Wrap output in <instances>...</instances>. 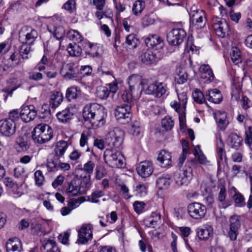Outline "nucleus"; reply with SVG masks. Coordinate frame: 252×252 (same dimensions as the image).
Instances as JSON below:
<instances>
[{
  "instance_id": "1",
  "label": "nucleus",
  "mask_w": 252,
  "mask_h": 252,
  "mask_svg": "<svg viewBox=\"0 0 252 252\" xmlns=\"http://www.w3.org/2000/svg\"><path fill=\"white\" fill-rule=\"evenodd\" d=\"M98 105L94 103L87 104L84 108L83 117L88 128H95L99 124H104L106 114L104 110L98 108Z\"/></svg>"
},
{
  "instance_id": "2",
  "label": "nucleus",
  "mask_w": 252,
  "mask_h": 252,
  "mask_svg": "<svg viewBox=\"0 0 252 252\" xmlns=\"http://www.w3.org/2000/svg\"><path fill=\"white\" fill-rule=\"evenodd\" d=\"M53 133V130L49 125L39 124L34 128L32 132V138L36 143H45L52 139Z\"/></svg>"
},
{
  "instance_id": "3",
  "label": "nucleus",
  "mask_w": 252,
  "mask_h": 252,
  "mask_svg": "<svg viewBox=\"0 0 252 252\" xmlns=\"http://www.w3.org/2000/svg\"><path fill=\"white\" fill-rule=\"evenodd\" d=\"M105 162L113 168H122L125 166V159L120 152L111 149L105 150L103 154Z\"/></svg>"
},
{
  "instance_id": "4",
  "label": "nucleus",
  "mask_w": 252,
  "mask_h": 252,
  "mask_svg": "<svg viewBox=\"0 0 252 252\" xmlns=\"http://www.w3.org/2000/svg\"><path fill=\"white\" fill-rule=\"evenodd\" d=\"M196 163L195 159L188 161L185 167L174 174V180L176 183L180 186L187 185L191 179L192 175V169L191 166Z\"/></svg>"
},
{
  "instance_id": "5",
  "label": "nucleus",
  "mask_w": 252,
  "mask_h": 252,
  "mask_svg": "<svg viewBox=\"0 0 252 252\" xmlns=\"http://www.w3.org/2000/svg\"><path fill=\"white\" fill-rule=\"evenodd\" d=\"M125 136L124 131L119 128H114L106 135L105 142L110 148H119L122 144Z\"/></svg>"
},
{
  "instance_id": "6",
  "label": "nucleus",
  "mask_w": 252,
  "mask_h": 252,
  "mask_svg": "<svg viewBox=\"0 0 252 252\" xmlns=\"http://www.w3.org/2000/svg\"><path fill=\"white\" fill-rule=\"evenodd\" d=\"M167 85L162 82L155 81L148 83L144 86V93L148 94H153L157 97H161L167 91Z\"/></svg>"
},
{
  "instance_id": "7",
  "label": "nucleus",
  "mask_w": 252,
  "mask_h": 252,
  "mask_svg": "<svg viewBox=\"0 0 252 252\" xmlns=\"http://www.w3.org/2000/svg\"><path fill=\"white\" fill-rule=\"evenodd\" d=\"M188 212L191 218L199 220L205 217L207 208L205 205L200 203L193 202L188 205Z\"/></svg>"
},
{
  "instance_id": "8",
  "label": "nucleus",
  "mask_w": 252,
  "mask_h": 252,
  "mask_svg": "<svg viewBox=\"0 0 252 252\" xmlns=\"http://www.w3.org/2000/svg\"><path fill=\"white\" fill-rule=\"evenodd\" d=\"M131 108L130 105L123 104L118 106L115 110V116L118 121L125 124L129 122L132 117Z\"/></svg>"
},
{
  "instance_id": "9",
  "label": "nucleus",
  "mask_w": 252,
  "mask_h": 252,
  "mask_svg": "<svg viewBox=\"0 0 252 252\" xmlns=\"http://www.w3.org/2000/svg\"><path fill=\"white\" fill-rule=\"evenodd\" d=\"M66 192L70 196L81 195L85 192L83 185H81V180L78 176L76 175L72 180L68 183Z\"/></svg>"
},
{
  "instance_id": "10",
  "label": "nucleus",
  "mask_w": 252,
  "mask_h": 252,
  "mask_svg": "<svg viewBox=\"0 0 252 252\" xmlns=\"http://www.w3.org/2000/svg\"><path fill=\"white\" fill-rule=\"evenodd\" d=\"M37 35L36 31L28 26L22 27L19 32L20 41L31 45L34 42Z\"/></svg>"
},
{
  "instance_id": "11",
  "label": "nucleus",
  "mask_w": 252,
  "mask_h": 252,
  "mask_svg": "<svg viewBox=\"0 0 252 252\" xmlns=\"http://www.w3.org/2000/svg\"><path fill=\"white\" fill-rule=\"evenodd\" d=\"M61 74L65 79H77L79 77V66L73 63H67L63 66Z\"/></svg>"
},
{
  "instance_id": "12",
  "label": "nucleus",
  "mask_w": 252,
  "mask_h": 252,
  "mask_svg": "<svg viewBox=\"0 0 252 252\" xmlns=\"http://www.w3.org/2000/svg\"><path fill=\"white\" fill-rule=\"evenodd\" d=\"M186 36V32L182 29H173L167 34V40L171 45L177 46L182 43Z\"/></svg>"
},
{
  "instance_id": "13",
  "label": "nucleus",
  "mask_w": 252,
  "mask_h": 252,
  "mask_svg": "<svg viewBox=\"0 0 252 252\" xmlns=\"http://www.w3.org/2000/svg\"><path fill=\"white\" fill-rule=\"evenodd\" d=\"M213 20L214 22L213 27L216 35L220 38L225 37L228 34L229 30L226 20L220 17H216Z\"/></svg>"
},
{
  "instance_id": "14",
  "label": "nucleus",
  "mask_w": 252,
  "mask_h": 252,
  "mask_svg": "<svg viewBox=\"0 0 252 252\" xmlns=\"http://www.w3.org/2000/svg\"><path fill=\"white\" fill-rule=\"evenodd\" d=\"M16 124L11 119H2L0 121V132L5 136L10 137L16 132Z\"/></svg>"
},
{
  "instance_id": "15",
  "label": "nucleus",
  "mask_w": 252,
  "mask_h": 252,
  "mask_svg": "<svg viewBox=\"0 0 252 252\" xmlns=\"http://www.w3.org/2000/svg\"><path fill=\"white\" fill-rule=\"evenodd\" d=\"M240 217L238 215H233L229 219V230L228 236L232 241L237 239L238 234V230L241 227Z\"/></svg>"
},
{
  "instance_id": "16",
  "label": "nucleus",
  "mask_w": 252,
  "mask_h": 252,
  "mask_svg": "<svg viewBox=\"0 0 252 252\" xmlns=\"http://www.w3.org/2000/svg\"><path fill=\"white\" fill-rule=\"evenodd\" d=\"M128 83L131 92L140 90V86H142V91L144 92V86L147 85V80H143L138 75L133 74L128 77Z\"/></svg>"
},
{
  "instance_id": "17",
  "label": "nucleus",
  "mask_w": 252,
  "mask_h": 252,
  "mask_svg": "<svg viewBox=\"0 0 252 252\" xmlns=\"http://www.w3.org/2000/svg\"><path fill=\"white\" fill-rule=\"evenodd\" d=\"M37 115L33 105L23 106L20 112L21 119L26 123L33 120Z\"/></svg>"
},
{
  "instance_id": "18",
  "label": "nucleus",
  "mask_w": 252,
  "mask_h": 252,
  "mask_svg": "<svg viewBox=\"0 0 252 252\" xmlns=\"http://www.w3.org/2000/svg\"><path fill=\"white\" fill-rule=\"evenodd\" d=\"M93 234L91 226L83 224L78 230V241L81 244H86L92 239Z\"/></svg>"
},
{
  "instance_id": "19",
  "label": "nucleus",
  "mask_w": 252,
  "mask_h": 252,
  "mask_svg": "<svg viewBox=\"0 0 252 252\" xmlns=\"http://www.w3.org/2000/svg\"><path fill=\"white\" fill-rule=\"evenodd\" d=\"M200 78L206 83L212 82L215 78L213 71L209 64H202L199 69Z\"/></svg>"
},
{
  "instance_id": "20",
  "label": "nucleus",
  "mask_w": 252,
  "mask_h": 252,
  "mask_svg": "<svg viewBox=\"0 0 252 252\" xmlns=\"http://www.w3.org/2000/svg\"><path fill=\"white\" fill-rule=\"evenodd\" d=\"M153 164L149 161H144L137 167V173L142 178L149 177L153 172Z\"/></svg>"
},
{
  "instance_id": "21",
  "label": "nucleus",
  "mask_w": 252,
  "mask_h": 252,
  "mask_svg": "<svg viewBox=\"0 0 252 252\" xmlns=\"http://www.w3.org/2000/svg\"><path fill=\"white\" fill-rule=\"evenodd\" d=\"M147 47L158 50L163 47V41L161 38L157 34L149 35L145 40Z\"/></svg>"
},
{
  "instance_id": "22",
  "label": "nucleus",
  "mask_w": 252,
  "mask_h": 252,
  "mask_svg": "<svg viewBox=\"0 0 252 252\" xmlns=\"http://www.w3.org/2000/svg\"><path fill=\"white\" fill-rule=\"evenodd\" d=\"M93 3L98 10L95 13V16H110L112 14L111 10L105 7L106 0H93Z\"/></svg>"
},
{
  "instance_id": "23",
  "label": "nucleus",
  "mask_w": 252,
  "mask_h": 252,
  "mask_svg": "<svg viewBox=\"0 0 252 252\" xmlns=\"http://www.w3.org/2000/svg\"><path fill=\"white\" fill-rule=\"evenodd\" d=\"M5 247L7 252H21L23 251L21 241L16 237L9 239Z\"/></svg>"
},
{
  "instance_id": "24",
  "label": "nucleus",
  "mask_w": 252,
  "mask_h": 252,
  "mask_svg": "<svg viewBox=\"0 0 252 252\" xmlns=\"http://www.w3.org/2000/svg\"><path fill=\"white\" fill-rule=\"evenodd\" d=\"M196 232L200 240H206L213 235V229L210 225L206 224L198 227Z\"/></svg>"
},
{
  "instance_id": "25",
  "label": "nucleus",
  "mask_w": 252,
  "mask_h": 252,
  "mask_svg": "<svg viewBox=\"0 0 252 252\" xmlns=\"http://www.w3.org/2000/svg\"><path fill=\"white\" fill-rule=\"evenodd\" d=\"M243 139L236 133H230L227 138V144L231 148L238 150L243 144Z\"/></svg>"
},
{
  "instance_id": "26",
  "label": "nucleus",
  "mask_w": 252,
  "mask_h": 252,
  "mask_svg": "<svg viewBox=\"0 0 252 252\" xmlns=\"http://www.w3.org/2000/svg\"><path fill=\"white\" fill-rule=\"evenodd\" d=\"M74 116L73 109L67 107L65 109L58 112L56 116L60 122L63 124L69 123Z\"/></svg>"
},
{
  "instance_id": "27",
  "label": "nucleus",
  "mask_w": 252,
  "mask_h": 252,
  "mask_svg": "<svg viewBox=\"0 0 252 252\" xmlns=\"http://www.w3.org/2000/svg\"><path fill=\"white\" fill-rule=\"evenodd\" d=\"M82 44L83 49L86 54L94 58L100 56L98 47L96 45H94L87 41L83 42Z\"/></svg>"
},
{
  "instance_id": "28",
  "label": "nucleus",
  "mask_w": 252,
  "mask_h": 252,
  "mask_svg": "<svg viewBox=\"0 0 252 252\" xmlns=\"http://www.w3.org/2000/svg\"><path fill=\"white\" fill-rule=\"evenodd\" d=\"M63 96L59 92L54 91L51 93L49 99V106L53 109L57 108L63 102Z\"/></svg>"
},
{
  "instance_id": "29",
  "label": "nucleus",
  "mask_w": 252,
  "mask_h": 252,
  "mask_svg": "<svg viewBox=\"0 0 252 252\" xmlns=\"http://www.w3.org/2000/svg\"><path fill=\"white\" fill-rule=\"evenodd\" d=\"M157 160L161 167H166L172 162L171 153L165 150H161L158 154Z\"/></svg>"
},
{
  "instance_id": "30",
  "label": "nucleus",
  "mask_w": 252,
  "mask_h": 252,
  "mask_svg": "<svg viewBox=\"0 0 252 252\" xmlns=\"http://www.w3.org/2000/svg\"><path fill=\"white\" fill-rule=\"evenodd\" d=\"M139 58L141 61L146 65L155 63L158 60L156 54L150 50L142 53Z\"/></svg>"
},
{
  "instance_id": "31",
  "label": "nucleus",
  "mask_w": 252,
  "mask_h": 252,
  "mask_svg": "<svg viewBox=\"0 0 252 252\" xmlns=\"http://www.w3.org/2000/svg\"><path fill=\"white\" fill-rule=\"evenodd\" d=\"M206 97L210 102L214 103H219L222 100L220 92L217 89L208 90L206 92Z\"/></svg>"
},
{
  "instance_id": "32",
  "label": "nucleus",
  "mask_w": 252,
  "mask_h": 252,
  "mask_svg": "<svg viewBox=\"0 0 252 252\" xmlns=\"http://www.w3.org/2000/svg\"><path fill=\"white\" fill-rule=\"evenodd\" d=\"M41 252H56L58 250L55 241L53 240L45 239L40 248Z\"/></svg>"
},
{
  "instance_id": "33",
  "label": "nucleus",
  "mask_w": 252,
  "mask_h": 252,
  "mask_svg": "<svg viewBox=\"0 0 252 252\" xmlns=\"http://www.w3.org/2000/svg\"><path fill=\"white\" fill-rule=\"evenodd\" d=\"M215 118L219 126L221 129H225L228 124V121L226 120V114L224 112H217L215 114Z\"/></svg>"
},
{
  "instance_id": "34",
  "label": "nucleus",
  "mask_w": 252,
  "mask_h": 252,
  "mask_svg": "<svg viewBox=\"0 0 252 252\" xmlns=\"http://www.w3.org/2000/svg\"><path fill=\"white\" fill-rule=\"evenodd\" d=\"M233 87L232 89V98L236 100L240 99L242 93L241 91L242 83L239 81H237L234 78L233 82Z\"/></svg>"
},
{
  "instance_id": "35",
  "label": "nucleus",
  "mask_w": 252,
  "mask_h": 252,
  "mask_svg": "<svg viewBox=\"0 0 252 252\" xmlns=\"http://www.w3.org/2000/svg\"><path fill=\"white\" fill-rule=\"evenodd\" d=\"M68 147V144L66 141L61 140L57 142L54 149L56 156L58 158L63 157Z\"/></svg>"
},
{
  "instance_id": "36",
  "label": "nucleus",
  "mask_w": 252,
  "mask_h": 252,
  "mask_svg": "<svg viewBox=\"0 0 252 252\" xmlns=\"http://www.w3.org/2000/svg\"><path fill=\"white\" fill-rule=\"evenodd\" d=\"M206 21V17H190V25L197 29H201L204 27Z\"/></svg>"
},
{
  "instance_id": "37",
  "label": "nucleus",
  "mask_w": 252,
  "mask_h": 252,
  "mask_svg": "<svg viewBox=\"0 0 252 252\" xmlns=\"http://www.w3.org/2000/svg\"><path fill=\"white\" fill-rule=\"evenodd\" d=\"M14 176L20 181V184L24 183L27 175L25 168L21 166H18L14 169Z\"/></svg>"
},
{
  "instance_id": "38",
  "label": "nucleus",
  "mask_w": 252,
  "mask_h": 252,
  "mask_svg": "<svg viewBox=\"0 0 252 252\" xmlns=\"http://www.w3.org/2000/svg\"><path fill=\"white\" fill-rule=\"evenodd\" d=\"M134 92H131L130 90H126L122 94V99L124 102L123 104L126 105H130V107L134 105V99L132 96V93Z\"/></svg>"
},
{
  "instance_id": "39",
  "label": "nucleus",
  "mask_w": 252,
  "mask_h": 252,
  "mask_svg": "<svg viewBox=\"0 0 252 252\" xmlns=\"http://www.w3.org/2000/svg\"><path fill=\"white\" fill-rule=\"evenodd\" d=\"M157 186L160 189H167L171 183L170 178L164 176L159 177L156 182Z\"/></svg>"
},
{
  "instance_id": "40",
  "label": "nucleus",
  "mask_w": 252,
  "mask_h": 252,
  "mask_svg": "<svg viewBox=\"0 0 252 252\" xmlns=\"http://www.w3.org/2000/svg\"><path fill=\"white\" fill-rule=\"evenodd\" d=\"M67 50L69 55L72 57H79L82 53L81 47L76 43L69 44Z\"/></svg>"
},
{
  "instance_id": "41",
  "label": "nucleus",
  "mask_w": 252,
  "mask_h": 252,
  "mask_svg": "<svg viewBox=\"0 0 252 252\" xmlns=\"http://www.w3.org/2000/svg\"><path fill=\"white\" fill-rule=\"evenodd\" d=\"M80 93V91L77 87L72 86L67 89L66 92V97L69 100L76 99L78 94Z\"/></svg>"
},
{
  "instance_id": "42",
  "label": "nucleus",
  "mask_w": 252,
  "mask_h": 252,
  "mask_svg": "<svg viewBox=\"0 0 252 252\" xmlns=\"http://www.w3.org/2000/svg\"><path fill=\"white\" fill-rule=\"evenodd\" d=\"M16 145L18 151H26L30 148L28 142L22 136H18L16 138Z\"/></svg>"
},
{
  "instance_id": "43",
  "label": "nucleus",
  "mask_w": 252,
  "mask_h": 252,
  "mask_svg": "<svg viewBox=\"0 0 252 252\" xmlns=\"http://www.w3.org/2000/svg\"><path fill=\"white\" fill-rule=\"evenodd\" d=\"M66 36L69 39L73 40L77 42H80L83 40V37L80 33L74 30H69L67 32Z\"/></svg>"
},
{
  "instance_id": "44",
  "label": "nucleus",
  "mask_w": 252,
  "mask_h": 252,
  "mask_svg": "<svg viewBox=\"0 0 252 252\" xmlns=\"http://www.w3.org/2000/svg\"><path fill=\"white\" fill-rule=\"evenodd\" d=\"M230 55L232 61L235 64L242 62L241 52L238 48L233 47Z\"/></svg>"
},
{
  "instance_id": "45",
  "label": "nucleus",
  "mask_w": 252,
  "mask_h": 252,
  "mask_svg": "<svg viewBox=\"0 0 252 252\" xmlns=\"http://www.w3.org/2000/svg\"><path fill=\"white\" fill-rule=\"evenodd\" d=\"M110 93L109 89L104 86H99L97 88L96 94L100 99H106Z\"/></svg>"
},
{
  "instance_id": "46",
  "label": "nucleus",
  "mask_w": 252,
  "mask_h": 252,
  "mask_svg": "<svg viewBox=\"0 0 252 252\" xmlns=\"http://www.w3.org/2000/svg\"><path fill=\"white\" fill-rule=\"evenodd\" d=\"M22 45L20 49V54L22 58L24 60L28 59L29 58L28 54L31 51V44L22 42Z\"/></svg>"
},
{
  "instance_id": "47",
  "label": "nucleus",
  "mask_w": 252,
  "mask_h": 252,
  "mask_svg": "<svg viewBox=\"0 0 252 252\" xmlns=\"http://www.w3.org/2000/svg\"><path fill=\"white\" fill-rule=\"evenodd\" d=\"M145 7V2L142 0H138L135 2L132 7V11L135 15L141 13Z\"/></svg>"
},
{
  "instance_id": "48",
  "label": "nucleus",
  "mask_w": 252,
  "mask_h": 252,
  "mask_svg": "<svg viewBox=\"0 0 252 252\" xmlns=\"http://www.w3.org/2000/svg\"><path fill=\"white\" fill-rule=\"evenodd\" d=\"M192 97L194 101L199 104H202L205 101L204 94L198 89H196L192 93Z\"/></svg>"
},
{
  "instance_id": "49",
  "label": "nucleus",
  "mask_w": 252,
  "mask_h": 252,
  "mask_svg": "<svg viewBox=\"0 0 252 252\" xmlns=\"http://www.w3.org/2000/svg\"><path fill=\"white\" fill-rule=\"evenodd\" d=\"M104 195V192L103 191L97 190L92 192L91 196L89 197L88 200L93 203H97L99 201L98 198Z\"/></svg>"
},
{
  "instance_id": "50",
  "label": "nucleus",
  "mask_w": 252,
  "mask_h": 252,
  "mask_svg": "<svg viewBox=\"0 0 252 252\" xmlns=\"http://www.w3.org/2000/svg\"><path fill=\"white\" fill-rule=\"evenodd\" d=\"M182 147H183L182 153L181 154V155L179 158L178 165L179 166H181L183 165V164L184 163V162L186 158L187 155L188 153L189 147H188V143L186 142L183 143V145H182Z\"/></svg>"
},
{
  "instance_id": "51",
  "label": "nucleus",
  "mask_w": 252,
  "mask_h": 252,
  "mask_svg": "<svg viewBox=\"0 0 252 252\" xmlns=\"http://www.w3.org/2000/svg\"><path fill=\"white\" fill-rule=\"evenodd\" d=\"M161 124L162 126L167 130H170L174 126V123L170 117H165L162 120Z\"/></svg>"
},
{
  "instance_id": "52",
  "label": "nucleus",
  "mask_w": 252,
  "mask_h": 252,
  "mask_svg": "<svg viewBox=\"0 0 252 252\" xmlns=\"http://www.w3.org/2000/svg\"><path fill=\"white\" fill-rule=\"evenodd\" d=\"M226 189L224 186H222L220 188V191L218 196V199L220 202H222V207L223 208H226L229 205L228 204H226L224 202L226 198Z\"/></svg>"
},
{
  "instance_id": "53",
  "label": "nucleus",
  "mask_w": 252,
  "mask_h": 252,
  "mask_svg": "<svg viewBox=\"0 0 252 252\" xmlns=\"http://www.w3.org/2000/svg\"><path fill=\"white\" fill-rule=\"evenodd\" d=\"M179 69V70L178 74V78H177L176 79L178 84H182L187 81L188 74L184 69L180 67Z\"/></svg>"
},
{
  "instance_id": "54",
  "label": "nucleus",
  "mask_w": 252,
  "mask_h": 252,
  "mask_svg": "<svg viewBox=\"0 0 252 252\" xmlns=\"http://www.w3.org/2000/svg\"><path fill=\"white\" fill-rule=\"evenodd\" d=\"M148 187L147 184L139 183L136 186L135 190L140 196H144L147 193Z\"/></svg>"
},
{
  "instance_id": "55",
  "label": "nucleus",
  "mask_w": 252,
  "mask_h": 252,
  "mask_svg": "<svg viewBox=\"0 0 252 252\" xmlns=\"http://www.w3.org/2000/svg\"><path fill=\"white\" fill-rule=\"evenodd\" d=\"M138 39L134 34H131L127 36L126 38V43L128 45L132 48H135L137 45Z\"/></svg>"
},
{
  "instance_id": "56",
  "label": "nucleus",
  "mask_w": 252,
  "mask_h": 252,
  "mask_svg": "<svg viewBox=\"0 0 252 252\" xmlns=\"http://www.w3.org/2000/svg\"><path fill=\"white\" fill-rule=\"evenodd\" d=\"M94 167V162L92 160H89L84 164L83 167L81 169V170H84L87 172L88 175H91V174L93 172Z\"/></svg>"
},
{
  "instance_id": "57",
  "label": "nucleus",
  "mask_w": 252,
  "mask_h": 252,
  "mask_svg": "<svg viewBox=\"0 0 252 252\" xmlns=\"http://www.w3.org/2000/svg\"><path fill=\"white\" fill-rule=\"evenodd\" d=\"M141 131V128L139 123L136 121L133 123L130 129V133L134 136H137L140 133Z\"/></svg>"
},
{
  "instance_id": "58",
  "label": "nucleus",
  "mask_w": 252,
  "mask_h": 252,
  "mask_svg": "<svg viewBox=\"0 0 252 252\" xmlns=\"http://www.w3.org/2000/svg\"><path fill=\"white\" fill-rule=\"evenodd\" d=\"M63 8L70 13H72L76 9L75 1L74 0H68L63 4Z\"/></svg>"
},
{
  "instance_id": "59",
  "label": "nucleus",
  "mask_w": 252,
  "mask_h": 252,
  "mask_svg": "<svg viewBox=\"0 0 252 252\" xmlns=\"http://www.w3.org/2000/svg\"><path fill=\"white\" fill-rule=\"evenodd\" d=\"M64 34L65 30L62 26L56 28L53 33L54 36L58 40L62 39L64 35Z\"/></svg>"
},
{
  "instance_id": "60",
  "label": "nucleus",
  "mask_w": 252,
  "mask_h": 252,
  "mask_svg": "<svg viewBox=\"0 0 252 252\" xmlns=\"http://www.w3.org/2000/svg\"><path fill=\"white\" fill-rule=\"evenodd\" d=\"M46 167L48 172H56L58 169V162L55 159L47 162Z\"/></svg>"
},
{
  "instance_id": "61",
  "label": "nucleus",
  "mask_w": 252,
  "mask_h": 252,
  "mask_svg": "<svg viewBox=\"0 0 252 252\" xmlns=\"http://www.w3.org/2000/svg\"><path fill=\"white\" fill-rule=\"evenodd\" d=\"M133 207L135 211L138 214L141 213L145 208V203L142 201H135L133 203Z\"/></svg>"
},
{
  "instance_id": "62",
  "label": "nucleus",
  "mask_w": 252,
  "mask_h": 252,
  "mask_svg": "<svg viewBox=\"0 0 252 252\" xmlns=\"http://www.w3.org/2000/svg\"><path fill=\"white\" fill-rule=\"evenodd\" d=\"M35 181L36 185L40 186L42 184L44 179V177L42 174L41 171L37 170L34 173Z\"/></svg>"
},
{
  "instance_id": "63",
  "label": "nucleus",
  "mask_w": 252,
  "mask_h": 252,
  "mask_svg": "<svg viewBox=\"0 0 252 252\" xmlns=\"http://www.w3.org/2000/svg\"><path fill=\"white\" fill-rule=\"evenodd\" d=\"M241 105L244 109L247 110L251 107H252V101L248 97L243 96L241 99Z\"/></svg>"
},
{
  "instance_id": "64",
  "label": "nucleus",
  "mask_w": 252,
  "mask_h": 252,
  "mask_svg": "<svg viewBox=\"0 0 252 252\" xmlns=\"http://www.w3.org/2000/svg\"><path fill=\"white\" fill-rule=\"evenodd\" d=\"M245 142L249 145L252 144V126H249L245 131Z\"/></svg>"
}]
</instances>
